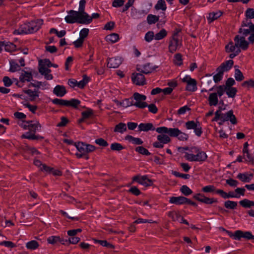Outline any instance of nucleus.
<instances>
[{"mask_svg":"<svg viewBox=\"0 0 254 254\" xmlns=\"http://www.w3.org/2000/svg\"><path fill=\"white\" fill-rule=\"evenodd\" d=\"M61 241V238L59 236H52L47 238V242L49 244L55 245Z\"/></svg>","mask_w":254,"mask_h":254,"instance_id":"45","label":"nucleus"},{"mask_svg":"<svg viewBox=\"0 0 254 254\" xmlns=\"http://www.w3.org/2000/svg\"><path fill=\"white\" fill-rule=\"evenodd\" d=\"M125 139L135 145H141L143 143V141L140 138L134 137L130 135H127L125 137Z\"/></svg>","mask_w":254,"mask_h":254,"instance_id":"28","label":"nucleus"},{"mask_svg":"<svg viewBox=\"0 0 254 254\" xmlns=\"http://www.w3.org/2000/svg\"><path fill=\"white\" fill-rule=\"evenodd\" d=\"M90 80L89 77H88L86 75H84L83 76V78L81 80L79 81H77V87L79 88H83L84 86L88 83Z\"/></svg>","mask_w":254,"mask_h":254,"instance_id":"37","label":"nucleus"},{"mask_svg":"<svg viewBox=\"0 0 254 254\" xmlns=\"http://www.w3.org/2000/svg\"><path fill=\"white\" fill-rule=\"evenodd\" d=\"M127 129L126 124L123 123H120L115 126L114 131V132L123 133Z\"/></svg>","mask_w":254,"mask_h":254,"instance_id":"33","label":"nucleus"},{"mask_svg":"<svg viewBox=\"0 0 254 254\" xmlns=\"http://www.w3.org/2000/svg\"><path fill=\"white\" fill-rule=\"evenodd\" d=\"M131 79L133 83L137 85H143L146 82L144 76L139 73H133Z\"/></svg>","mask_w":254,"mask_h":254,"instance_id":"16","label":"nucleus"},{"mask_svg":"<svg viewBox=\"0 0 254 254\" xmlns=\"http://www.w3.org/2000/svg\"><path fill=\"white\" fill-rule=\"evenodd\" d=\"M80 101L78 99H72L70 100H67V107H72L74 108H77L78 106L80 104Z\"/></svg>","mask_w":254,"mask_h":254,"instance_id":"39","label":"nucleus"},{"mask_svg":"<svg viewBox=\"0 0 254 254\" xmlns=\"http://www.w3.org/2000/svg\"><path fill=\"white\" fill-rule=\"evenodd\" d=\"M216 190L213 185H208L204 187L202 189V191L204 192H212L214 191L216 192Z\"/></svg>","mask_w":254,"mask_h":254,"instance_id":"57","label":"nucleus"},{"mask_svg":"<svg viewBox=\"0 0 254 254\" xmlns=\"http://www.w3.org/2000/svg\"><path fill=\"white\" fill-rule=\"evenodd\" d=\"M32 79V75L30 72L24 71L19 77L20 81L22 82H29Z\"/></svg>","mask_w":254,"mask_h":254,"instance_id":"29","label":"nucleus"},{"mask_svg":"<svg viewBox=\"0 0 254 254\" xmlns=\"http://www.w3.org/2000/svg\"><path fill=\"white\" fill-rule=\"evenodd\" d=\"M49 67L45 66L39 64V71L41 74H45L46 72H51V70Z\"/></svg>","mask_w":254,"mask_h":254,"instance_id":"60","label":"nucleus"},{"mask_svg":"<svg viewBox=\"0 0 254 254\" xmlns=\"http://www.w3.org/2000/svg\"><path fill=\"white\" fill-rule=\"evenodd\" d=\"M119 104L124 108H127L133 106L132 98L125 99L122 102H119Z\"/></svg>","mask_w":254,"mask_h":254,"instance_id":"42","label":"nucleus"},{"mask_svg":"<svg viewBox=\"0 0 254 254\" xmlns=\"http://www.w3.org/2000/svg\"><path fill=\"white\" fill-rule=\"evenodd\" d=\"M216 193L219 194L222 198L227 199L229 198H239V195L236 194L234 191H229L228 193L225 192L222 190H217Z\"/></svg>","mask_w":254,"mask_h":254,"instance_id":"19","label":"nucleus"},{"mask_svg":"<svg viewBox=\"0 0 254 254\" xmlns=\"http://www.w3.org/2000/svg\"><path fill=\"white\" fill-rule=\"evenodd\" d=\"M53 93L57 96L62 97L66 93V90L64 86L58 85L54 88Z\"/></svg>","mask_w":254,"mask_h":254,"instance_id":"22","label":"nucleus"},{"mask_svg":"<svg viewBox=\"0 0 254 254\" xmlns=\"http://www.w3.org/2000/svg\"><path fill=\"white\" fill-rule=\"evenodd\" d=\"M244 157H246V160L249 162H254V157L251 154L249 151V150H247V152L243 151Z\"/></svg>","mask_w":254,"mask_h":254,"instance_id":"59","label":"nucleus"},{"mask_svg":"<svg viewBox=\"0 0 254 254\" xmlns=\"http://www.w3.org/2000/svg\"><path fill=\"white\" fill-rule=\"evenodd\" d=\"M105 39L107 42L113 44L118 41L119 40V35L116 33H112L107 35Z\"/></svg>","mask_w":254,"mask_h":254,"instance_id":"31","label":"nucleus"},{"mask_svg":"<svg viewBox=\"0 0 254 254\" xmlns=\"http://www.w3.org/2000/svg\"><path fill=\"white\" fill-rule=\"evenodd\" d=\"M182 81L183 82L186 83V90L187 91L194 92L197 90L196 81L195 79L192 78L190 75H186L182 79Z\"/></svg>","mask_w":254,"mask_h":254,"instance_id":"10","label":"nucleus"},{"mask_svg":"<svg viewBox=\"0 0 254 254\" xmlns=\"http://www.w3.org/2000/svg\"><path fill=\"white\" fill-rule=\"evenodd\" d=\"M93 114V110L91 109H88L87 110L82 112L81 115L83 119H88Z\"/></svg>","mask_w":254,"mask_h":254,"instance_id":"61","label":"nucleus"},{"mask_svg":"<svg viewBox=\"0 0 254 254\" xmlns=\"http://www.w3.org/2000/svg\"><path fill=\"white\" fill-rule=\"evenodd\" d=\"M164 133H160L157 136V138L159 141L162 142L164 144H167L170 142L171 139L168 135Z\"/></svg>","mask_w":254,"mask_h":254,"instance_id":"34","label":"nucleus"},{"mask_svg":"<svg viewBox=\"0 0 254 254\" xmlns=\"http://www.w3.org/2000/svg\"><path fill=\"white\" fill-rule=\"evenodd\" d=\"M132 98L133 106L140 109H143L147 106V104L145 102L146 99V96L135 92Z\"/></svg>","mask_w":254,"mask_h":254,"instance_id":"8","label":"nucleus"},{"mask_svg":"<svg viewBox=\"0 0 254 254\" xmlns=\"http://www.w3.org/2000/svg\"><path fill=\"white\" fill-rule=\"evenodd\" d=\"M233 63L234 62L232 60H228L222 63L218 68L224 73L225 71H227L232 68Z\"/></svg>","mask_w":254,"mask_h":254,"instance_id":"25","label":"nucleus"},{"mask_svg":"<svg viewBox=\"0 0 254 254\" xmlns=\"http://www.w3.org/2000/svg\"><path fill=\"white\" fill-rule=\"evenodd\" d=\"M237 49V46L236 45V43H235V45L233 44L232 42H230L229 43L228 45L225 46V49L227 52H235Z\"/></svg>","mask_w":254,"mask_h":254,"instance_id":"43","label":"nucleus"},{"mask_svg":"<svg viewBox=\"0 0 254 254\" xmlns=\"http://www.w3.org/2000/svg\"><path fill=\"white\" fill-rule=\"evenodd\" d=\"M234 42L237 48L241 49L243 50H246L249 47V42H247L244 36H240L237 35L234 38Z\"/></svg>","mask_w":254,"mask_h":254,"instance_id":"14","label":"nucleus"},{"mask_svg":"<svg viewBox=\"0 0 254 254\" xmlns=\"http://www.w3.org/2000/svg\"><path fill=\"white\" fill-rule=\"evenodd\" d=\"M218 120H220L223 123L230 121L233 125H235L237 123L236 118L232 110L226 113H222L220 110L216 111L215 113V117L212 119V121H218Z\"/></svg>","mask_w":254,"mask_h":254,"instance_id":"4","label":"nucleus"},{"mask_svg":"<svg viewBox=\"0 0 254 254\" xmlns=\"http://www.w3.org/2000/svg\"><path fill=\"white\" fill-rule=\"evenodd\" d=\"M39 247V244L36 241L32 240L28 242L26 244V247L27 249L30 250H35Z\"/></svg>","mask_w":254,"mask_h":254,"instance_id":"35","label":"nucleus"},{"mask_svg":"<svg viewBox=\"0 0 254 254\" xmlns=\"http://www.w3.org/2000/svg\"><path fill=\"white\" fill-rule=\"evenodd\" d=\"M182 42L177 37V34H174L172 39L170 40L169 45V51L171 53H174L182 46Z\"/></svg>","mask_w":254,"mask_h":254,"instance_id":"11","label":"nucleus"},{"mask_svg":"<svg viewBox=\"0 0 254 254\" xmlns=\"http://www.w3.org/2000/svg\"><path fill=\"white\" fill-rule=\"evenodd\" d=\"M222 14V12L220 10L210 12L207 17V20L208 22L211 23L220 17Z\"/></svg>","mask_w":254,"mask_h":254,"instance_id":"26","label":"nucleus"},{"mask_svg":"<svg viewBox=\"0 0 254 254\" xmlns=\"http://www.w3.org/2000/svg\"><path fill=\"white\" fill-rule=\"evenodd\" d=\"M155 68L156 67L155 66H153L151 64L147 63L144 64L140 68H138L137 69L140 72L148 74L153 72L155 70Z\"/></svg>","mask_w":254,"mask_h":254,"instance_id":"21","label":"nucleus"},{"mask_svg":"<svg viewBox=\"0 0 254 254\" xmlns=\"http://www.w3.org/2000/svg\"><path fill=\"white\" fill-rule=\"evenodd\" d=\"M64 19L66 23L69 24L75 23H78L80 24L90 23L85 19V18L81 15L80 12L73 10H70L69 11H67V15L65 17Z\"/></svg>","mask_w":254,"mask_h":254,"instance_id":"6","label":"nucleus"},{"mask_svg":"<svg viewBox=\"0 0 254 254\" xmlns=\"http://www.w3.org/2000/svg\"><path fill=\"white\" fill-rule=\"evenodd\" d=\"M167 35V32L165 29H161L159 32L154 35L155 40H160L164 38Z\"/></svg>","mask_w":254,"mask_h":254,"instance_id":"38","label":"nucleus"},{"mask_svg":"<svg viewBox=\"0 0 254 254\" xmlns=\"http://www.w3.org/2000/svg\"><path fill=\"white\" fill-rule=\"evenodd\" d=\"M180 191L186 196L189 195L192 193V191L186 185L183 186L180 189Z\"/></svg>","mask_w":254,"mask_h":254,"instance_id":"50","label":"nucleus"},{"mask_svg":"<svg viewBox=\"0 0 254 254\" xmlns=\"http://www.w3.org/2000/svg\"><path fill=\"white\" fill-rule=\"evenodd\" d=\"M245 15L247 18L249 19L254 18V9L248 8L245 12Z\"/></svg>","mask_w":254,"mask_h":254,"instance_id":"64","label":"nucleus"},{"mask_svg":"<svg viewBox=\"0 0 254 254\" xmlns=\"http://www.w3.org/2000/svg\"><path fill=\"white\" fill-rule=\"evenodd\" d=\"M135 150L142 155L148 156L150 154L149 151L143 146H138L135 148Z\"/></svg>","mask_w":254,"mask_h":254,"instance_id":"51","label":"nucleus"},{"mask_svg":"<svg viewBox=\"0 0 254 254\" xmlns=\"http://www.w3.org/2000/svg\"><path fill=\"white\" fill-rule=\"evenodd\" d=\"M188 198L184 196H172L170 198L169 202L176 205H181L186 203Z\"/></svg>","mask_w":254,"mask_h":254,"instance_id":"20","label":"nucleus"},{"mask_svg":"<svg viewBox=\"0 0 254 254\" xmlns=\"http://www.w3.org/2000/svg\"><path fill=\"white\" fill-rule=\"evenodd\" d=\"M225 208L231 209H235L237 206V202L232 200H227L224 202Z\"/></svg>","mask_w":254,"mask_h":254,"instance_id":"40","label":"nucleus"},{"mask_svg":"<svg viewBox=\"0 0 254 254\" xmlns=\"http://www.w3.org/2000/svg\"><path fill=\"white\" fill-rule=\"evenodd\" d=\"M43 24V20L37 19L21 24L19 27L15 30L14 35H21L33 33L37 31Z\"/></svg>","mask_w":254,"mask_h":254,"instance_id":"1","label":"nucleus"},{"mask_svg":"<svg viewBox=\"0 0 254 254\" xmlns=\"http://www.w3.org/2000/svg\"><path fill=\"white\" fill-rule=\"evenodd\" d=\"M30 85L38 88H42V89H45L48 88L49 84L47 82L37 81L35 83H30Z\"/></svg>","mask_w":254,"mask_h":254,"instance_id":"41","label":"nucleus"},{"mask_svg":"<svg viewBox=\"0 0 254 254\" xmlns=\"http://www.w3.org/2000/svg\"><path fill=\"white\" fill-rule=\"evenodd\" d=\"M240 204L244 208H251L254 207V201L248 199H244L239 201Z\"/></svg>","mask_w":254,"mask_h":254,"instance_id":"32","label":"nucleus"},{"mask_svg":"<svg viewBox=\"0 0 254 254\" xmlns=\"http://www.w3.org/2000/svg\"><path fill=\"white\" fill-rule=\"evenodd\" d=\"M159 20V17L152 14H149L147 17V22L149 24H154Z\"/></svg>","mask_w":254,"mask_h":254,"instance_id":"47","label":"nucleus"},{"mask_svg":"<svg viewBox=\"0 0 254 254\" xmlns=\"http://www.w3.org/2000/svg\"><path fill=\"white\" fill-rule=\"evenodd\" d=\"M242 86L248 89H249L250 88H254V80L251 79L245 81L242 83Z\"/></svg>","mask_w":254,"mask_h":254,"instance_id":"49","label":"nucleus"},{"mask_svg":"<svg viewBox=\"0 0 254 254\" xmlns=\"http://www.w3.org/2000/svg\"><path fill=\"white\" fill-rule=\"evenodd\" d=\"M133 182H136L144 186H151L153 185V181L149 179L146 175H136L132 178Z\"/></svg>","mask_w":254,"mask_h":254,"instance_id":"13","label":"nucleus"},{"mask_svg":"<svg viewBox=\"0 0 254 254\" xmlns=\"http://www.w3.org/2000/svg\"><path fill=\"white\" fill-rule=\"evenodd\" d=\"M89 30L88 28H83L79 32V38L84 40L88 35Z\"/></svg>","mask_w":254,"mask_h":254,"instance_id":"62","label":"nucleus"},{"mask_svg":"<svg viewBox=\"0 0 254 254\" xmlns=\"http://www.w3.org/2000/svg\"><path fill=\"white\" fill-rule=\"evenodd\" d=\"M155 8L156 10H162L165 11L167 9V6L164 0H158L155 5Z\"/></svg>","mask_w":254,"mask_h":254,"instance_id":"36","label":"nucleus"},{"mask_svg":"<svg viewBox=\"0 0 254 254\" xmlns=\"http://www.w3.org/2000/svg\"><path fill=\"white\" fill-rule=\"evenodd\" d=\"M4 49L6 51L8 52H11L14 51L16 49L15 45L10 42L6 43L4 45Z\"/></svg>","mask_w":254,"mask_h":254,"instance_id":"46","label":"nucleus"},{"mask_svg":"<svg viewBox=\"0 0 254 254\" xmlns=\"http://www.w3.org/2000/svg\"><path fill=\"white\" fill-rule=\"evenodd\" d=\"M86 1L85 0H80L79 1L78 12H80L81 15L88 21V22H91V19L90 16L86 12H85V6Z\"/></svg>","mask_w":254,"mask_h":254,"instance_id":"17","label":"nucleus"},{"mask_svg":"<svg viewBox=\"0 0 254 254\" xmlns=\"http://www.w3.org/2000/svg\"><path fill=\"white\" fill-rule=\"evenodd\" d=\"M184 157L189 161L198 162L200 163L205 162L208 157L206 152L197 146L190 147V152H185Z\"/></svg>","mask_w":254,"mask_h":254,"instance_id":"2","label":"nucleus"},{"mask_svg":"<svg viewBox=\"0 0 254 254\" xmlns=\"http://www.w3.org/2000/svg\"><path fill=\"white\" fill-rule=\"evenodd\" d=\"M174 63L178 65H181L183 64L182 56L180 54H177L174 56Z\"/></svg>","mask_w":254,"mask_h":254,"instance_id":"56","label":"nucleus"},{"mask_svg":"<svg viewBox=\"0 0 254 254\" xmlns=\"http://www.w3.org/2000/svg\"><path fill=\"white\" fill-rule=\"evenodd\" d=\"M23 92L27 95V97L30 101H34L39 97L40 91L38 89H25L23 90Z\"/></svg>","mask_w":254,"mask_h":254,"instance_id":"15","label":"nucleus"},{"mask_svg":"<svg viewBox=\"0 0 254 254\" xmlns=\"http://www.w3.org/2000/svg\"><path fill=\"white\" fill-rule=\"evenodd\" d=\"M215 90L216 92L211 93L208 98V104L210 106H216L218 103V98L221 97L225 93L224 87L221 86H213L209 89V91Z\"/></svg>","mask_w":254,"mask_h":254,"instance_id":"5","label":"nucleus"},{"mask_svg":"<svg viewBox=\"0 0 254 254\" xmlns=\"http://www.w3.org/2000/svg\"><path fill=\"white\" fill-rule=\"evenodd\" d=\"M200 202L206 204H211L213 203H217L218 201L216 198H209L204 195L203 197H202V200H200Z\"/></svg>","mask_w":254,"mask_h":254,"instance_id":"44","label":"nucleus"},{"mask_svg":"<svg viewBox=\"0 0 254 254\" xmlns=\"http://www.w3.org/2000/svg\"><path fill=\"white\" fill-rule=\"evenodd\" d=\"M25 129L29 130V131L35 133L37 131L41 130V126L39 122L37 121H31L26 122L23 125Z\"/></svg>","mask_w":254,"mask_h":254,"instance_id":"12","label":"nucleus"},{"mask_svg":"<svg viewBox=\"0 0 254 254\" xmlns=\"http://www.w3.org/2000/svg\"><path fill=\"white\" fill-rule=\"evenodd\" d=\"M10 63L9 70L11 72H15L20 69L19 65L13 60H11Z\"/></svg>","mask_w":254,"mask_h":254,"instance_id":"53","label":"nucleus"},{"mask_svg":"<svg viewBox=\"0 0 254 254\" xmlns=\"http://www.w3.org/2000/svg\"><path fill=\"white\" fill-rule=\"evenodd\" d=\"M156 131L159 133H168L172 137H177L181 141H186L189 138V135L182 132L178 128H168L166 127H161L156 128Z\"/></svg>","mask_w":254,"mask_h":254,"instance_id":"3","label":"nucleus"},{"mask_svg":"<svg viewBox=\"0 0 254 254\" xmlns=\"http://www.w3.org/2000/svg\"><path fill=\"white\" fill-rule=\"evenodd\" d=\"M138 131H148L150 130H156L152 123H141L138 127Z\"/></svg>","mask_w":254,"mask_h":254,"instance_id":"24","label":"nucleus"},{"mask_svg":"<svg viewBox=\"0 0 254 254\" xmlns=\"http://www.w3.org/2000/svg\"><path fill=\"white\" fill-rule=\"evenodd\" d=\"M235 78L238 81H242L244 79V76L242 72L239 69H235Z\"/></svg>","mask_w":254,"mask_h":254,"instance_id":"55","label":"nucleus"},{"mask_svg":"<svg viewBox=\"0 0 254 254\" xmlns=\"http://www.w3.org/2000/svg\"><path fill=\"white\" fill-rule=\"evenodd\" d=\"M52 102L56 105L66 106L67 100L62 99L55 98L53 100Z\"/></svg>","mask_w":254,"mask_h":254,"instance_id":"58","label":"nucleus"},{"mask_svg":"<svg viewBox=\"0 0 254 254\" xmlns=\"http://www.w3.org/2000/svg\"><path fill=\"white\" fill-rule=\"evenodd\" d=\"M169 216L172 219L173 221H180V218L181 215L178 212H170Z\"/></svg>","mask_w":254,"mask_h":254,"instance_id":"63","label":"nucleus"},{"mask_svg":"<svg viewBox=\"0 0 254 254\" xmlns=\"http://www.w3.org/2000/svg\"><path fill=\"white\" fill-rule=\"evenodd\" d=\"M224 87L225 92H226L227 96L230 98H234L236 94L237 90L235 87H228L226 88L224 85H221Z\"/></svg>","mask_w":254,"mask_h":254,"instance_id":"30","label":"nucleus"},{"mask_svg":"<svg viewBox=\"0 0 254 254\" xmlns=\"http://www.w3.org/2000/svg\"><path fill=\"white\" fill-rule=\"evenodd\" d=\"M110 148L113 151H121L124 149V147L121 144L116 142L112 143Z\"/></svg>","mask_w":254,"mask_h":254,"instance_id":"54","label":"nucleus"},{"mask_svg":"<svg viewBox=\"0 0 254 254\" xmlns=\"http://www.w3.org/2000/svg\"><path fill=\"white\" fill-rule=\"evenodd\" d=\"M122 62V59L119 57L110 58L108 60L107 66L109 68H117Z\"/></svg>","mask_w":254,"mask_h":254,"instance_id":"18","label":"nucleus"},{"mask_svg":"<svg viewBox=\"0 0 254 254\" xmlns=\"http://www.w3.org/2000/svg\"><path fill=\"white\" fill-rule=\"evenodd\" d=\"M75 146L77 150L75 155L78 158L86 156L88 153L93 152L96 148L94 145L86 144L82 142H78L75 144Z\"/></svg>","mask_w":254,"mask_h":254,"instance_id":"7","label":"nucleus"},{"mask_svg":"<svg viewBox=\"0 0 254 254\" xmlns=\"http://www.w3.org/2000/svg\"><path fill=\"white\" fill-rule=\"evenodd\" d=\"M185 127L187 129H193L196 135L199 137L202 133V127L200 123L197 121H190L185 123Z\"/></svg>","mask_w":254,"mask_h":254,"instance_id":"9","label":"nucleus"},{"mask_svg":"<svg viewBox=\"0 0 254 254\" xmlns=\"http://www.w3.org/2000/svg\"><path fill=\"white\" fill-rule=\"evenodd\" d=\"M21 137L22 138H26L31 140H37L40 138H43V137L39 135H35V133L31 131H28L25 132L21 135Z\"/></svg>","mask_w":254,"mask_h":254,"instance_id":"27","label":"nucleus"},{"mask_svg":"<svg viewBox=\"0 0 254 254\" xmlns=\"http://www.w3.org/2000/svg\"><path fill=\"white\" fill-rule=\"evenodd\" d=\"M217 72V73L213 76V80L215 83L218 82L222 79L224 73L221 70H219L218 68Z\"/></svg>","mask_w":254,"mask_h":254,"instance_id":"48","label":"nucleus"},{"mask_svg":"<svg viewBox=\"0 0 254 254\" xmlns=\"http://www.w3.org/2000/svg\"><path fill=\"white\" fill-rule=\"evenodd\" d=\"M155 39L154 34L153 31H148L145 35L144 39L147 42H151L153 39Z\"/></svg>","mask_w":254,"mask_h":254,"instance_id":"52","label":"nucleus"},{"mask_svg":"<svg viewBox=\"0 0 254 254\" xmlns=\"http://www.w3.org/2000/svg\"><path fill=\"white\" fill-rule=\"evenodd\" d=\"M237 178L243 182L249 183L252 180L253 175L248 173H239Z\"/></svg>","mask_w":254,"mask_h":254,"instance_id":"23","label":"nucleus"}]
</instances>
